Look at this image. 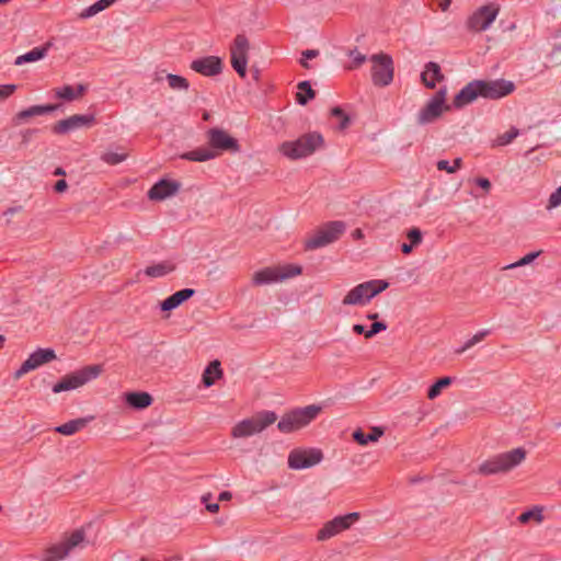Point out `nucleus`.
Listing matches in <instances>:
<instances>
[{"label":"nucleus","instance_id":"43","mask_svg":"<svg viewBox=\"0 0 561 561\" xmlns=\"http://www.w3.org/2000/svg\"><path fill=\"white\" fill-rule=\"evenodd\" d=\"M407 237L413 247H417L423 240L422 231L419 228L410 229L407 233Z\"/></svg>","mask_w":561,"mask_h":561},{"label":"nucleus","instance_id":"11","mask_svg":"<svg viewBox=\"0 0 561 561\" xmlns=\"http://www.w3.org/2000/svg\"><path fill=\"white\" fill-rule=\"evenodd\" d=\"M373 62L371 81L375 85L387 87L393 80V60L386 54H375L370 57Z\"/></svg>","mask_w":561,"mask_h":561},{"label":"nucleus","instance_id":"30","mask_svg":"<svg viewBox=\"0 0 561 561\" xmlns=\"http://www.w3.org/2000/svg\"><path fill=\"white\" fill-rule=\"evenodd\" d=\"M222 375L220 363L218 360L211 362L203 373V382L205 387H210Z\"/></svg>","mask_w":561,"mask_h":561},{"label":"nucleus","instance_id":"53","mask_svg":"<svg viewBox=\"0 0 561 561\" xmlns=\"http://www.w3.org/2000/svg\"><path fill=\"white\" fill-rule=\"evenodd\" d=\"M476 344L473 343V341L470 339H468L462 346H460L459 348L455 350V353L456 354H462L465 353L467 350L471 348L472 346H474Z\"/></svg>","mask_w":561,"mask_h":561},{"label":"nucleus","instance_id":"51","mask_svg":"<svg viewBox=\"0 0 561 561\" xmlns=\"http://www.w3.org/2000/svg\"><path fill=\"white\" fill-rule=\"evenodd\" d=\"M490 334V330L488 329H484V330H480L478 331L472 337L471 340L473 341L474 344H478L480 343L481 341H483L488 335Z\"/></svg>","mask_w":561,"mask_h":561},{"label":"nucleus","instance_id":"18","mask_svg":"<svg viewBox=\"0 0 561 561\" xmlns=\"http://www.w3.org/2000/svg\"><path fill=\"white\" fill-rule=\"evenodd\" d=\"M482 98L490 100L502 99L515 90L514 82L505 79L480 80Z\"/></svg>","mask_w":561,"mask_h":561},{"label":"nucleus","instance_id":"27","mask_svg":"<svg viewBox=\"0 0 561 561\" xmlns=\"http://www.w3.org/2000/svg\"><path fill=\"white\" fill-rule=\"evenodd\" d=\"M218 157V152L210 147H199L194 150L184 152L180 156L181 159L194 162H206Z\"/></svg>","mask_w":561,"mask_h":561},{"label":"nucleus","instance_id":"57","mask_svg":"<svg viewBox=\"0 0 561 561\" xmlns=\"http://www.w3.org/2000/svg\"><path fill=\"white\" fill-rule=\"evenodd\" d=\"M206 508L210 513H216L219 510V505L217 503H208V504H206Z\"/></svg>","mask_w":561,"mask_h":561},{"label":"nucleus","instance_id":"12","mask_svg":"<svg viewBox=\"0 0 561 561\" xmlns=\"http://www.w3.org/2000/svg\"><path fill=\"white\" fill-rule=\"evenodd\" d=\"M323 454L318 448H296L288 455V467L293 470H302L320 463Z\"/></svg>","mask_w":561,"mask_h":561},{"label":"nucleus","instance_id":"64","mask_svg":"<svg viewBox=\"0 0 561 561\" xmlns=\"http://www.w3.org/2000/svg\"><path fill=\"white\" fill-rule=\"evenodd\" d=\"M11 0H0V4H5L8 2H10Z\"/></svg>","mask_w":561,"mask_h":561},{"label":"nucleus","instance_id":"59","mask_svg":"<svg viewBox=\"0 0 561 561\" xmlns=\"http://www.w3.org/2000/svg\"><path fill=\"white\" fill-rule=\"evenodd\" d=\"M116 0H99L100 4L102 5L103 10L111 7L113 3H115Z\"/></svg>","mask_w":561,"mask_h":561},{"label":"nucleus","instance_id":"56","mask_svg":"<svg viewBox=\"0 0 561 561\" xmlns=\"http://www.w3.org/2000/svg\"><path fill=\"white\" fill-rule=\"evenodd\" d=\"M413 248H414V247H413L411 243H403V244L401 245V250H402V252H403L404 254H409V253H411V252H412V250H413Z\"/></svg>","mask_w":561,"mask_h":561},{"label":"nucleus","instance_id":"62","mask_svg":"<svg viewBox=\"0 0 561 561\" xmlns=\"http://www.w3.org/2000/svg\"><path fill=\"white\" fill-rule=\"evenodd\" d=\"M367 318H368V319H370V320H375V319H377V318H378V313H369V314L367 316Z\"/></svg>","mask_w":561,"mask_h":561},{"label":"nucleus","instance_id":"37","mask_svg":"<svg viewBox=\"0 0 561 561\" xmlns=\"http://www.w3.org/2000/svg\"><path fill=\"white\" fill-rule=\"evenodd\" d=\"M453 383L451 377H443L433 383L427 391V398L434 400L440 396L442 391Z\"/></svg>","mask_w":561,"mask_h":561},{"label":"nucleus","instance_id":"61","mask_svg":"<svg viewBox=\"0 0 561 561\" xmlns=\"http://www.w3.org/2000/svg\"><path fill=\"white\" fill-rule=\"evenodd\" d=\"M210 497H211L210 494H205L202 496V502L206 505V504H208Z\"/></svg>","mask_w":561,"mask_h":561},{"label":"nucleus","instance_id":"26","mask_svg":"<svg viewBox=\"0 0 561 561\" xmlns=\"http://www.w3.org/2000/svg\"><path fill=\"white\" fill-rule=\"evenodd\" d=\"M50 46L51 43L48 42L43 46L34 47L33 49L18 56L14 60V65L22 66L25 64L36 62L44 59L47 56Z\"/></svg>","mask_w":561,"mask_h":561},{"label":"nucleus","instance_id":"15","mask_svg":"<svg viewBox=\"0 0 561 561\" xmlns=\"http://www.w3.org/2000/svg\"><path fill=\"white\" fill-rule=\"evenodd\" d=\"M207 140L210 149H215L218 156L222 151L239 152L240 146L236 138L231 137L226 130L214 127L207 131Z\"/></svg>","mask_w":561,"mask_h":561},{"label":"nucleus","instance_id":"25","mask_svg":"<svg viewBox=\"0 0 561 561\" xmlns=\"http://www.w3.org/2000/svg\"><path fill=\"white\" fill-rule=\"evenodd\" d=\"M56 107H57L56 105H50V104L33 105V106H30V107L16 113L13 118V122L15 125H20V124L25 123L31 117L48 114V113L55 111Z\"/></svg>","mask_w":561,"mask_h":561},{"label":"nucleus","instance_id":"8","mask_svg":"<svg viewBox=\"0 0 561 561\" xmlns=\"http://www.w3.org/2000/svg\"><path fill=\"white\" fill-rule=\"evenodd\" d=\"M301 272V266L296 264L265 267L253 274L252 282L256 286L282 283L300 275Z\"/></svg>","mask_w":561,"mask_h":561},{"label":"nucleus","instance_id":"40","mask_svg":"<svg viewBox=\"0 0 561 561\" xmlns=\"http://www.w3.org/2000/svg\"><path fill=\"white\" fill-rule=\"evenodd\" d=\"M461 158H456L451 164L447 160H439L437 161L436 167L439 171H445L451 174L457 172L461 168Z\"/></svg>","mask_w":561,"mask_h":561},{"label":"nucleus","instance_id":"1","mask_svg":"<svg viewBox=\"0 0 561 561\" xmlns=\"http://www.w3.org/2000/svg\"><path fill=\"white\" fill-rule=\"evenodd\" d=\"M525 458L526 450L523 447H517L488 458L479 465L478 473L482 476L505 473L519 466Z\"/></svg>","mask_w":561,"mask_h":561},{"label":"nucleus","instance_id":"38","mask_svg":"<svg viewBox=\"0 0 561 561\" xmlns=\"http://www.w3.org/2000/svg\"><path fill=\"white\" fill-rule=\"evenodd\" d=\"M167 81L171 89L186 91L190 88L188 81L179 75L168 73Z\"/></svg>","mask_w":561,"mask_h":561},{"label":"nucleus","instance_id":"63","mask_svg":"<svg viewBox=\"0 0 561 561\" xmlns=\"http://www.w3.org/2000/svg\"><path fill=\"white\" fill-rule=\"evenodd\" d=\"M55 174L56 175H64L65 174V171L60 168H58L56 171H55Z\"/></svg>","mask_w":561,"mask_h":561},{"label":"nucleus","instance_id":"45","mask_svg":"<svg viewBox=\"0 0 561 561\" xmlns=\"http://www.w3.org/2000/svg\"><path fill=\"white\" fill-rule=\"evenodd\" d=\"M348 56L353 59V65L350 67L351 69L357 68L366 61V56L357 49L350 50Z\"/></svg>","mask_w":561,"mask_h":561},{"label":"nucleus","instance_id":"22","mask_svg":"<svg viewBox=\"0 0 561 561\" xmlns=\"http://www.w3.org/2000/svg\"><path fill=\"white\" fill-rule=\"evenodd\" d=\"M180 187L181 184L178 181L162 179L148 191V197L151 201H163L175 195Z\"/></svg>","mask_w":561,"mask_h":561},{"label":"nucleus","instance_id":"2","mask_svg":"<svg viewBox=\"0 0 561 561\" xmlns=\"http://www.w3.org/2000/svg\"><path fill=\"white\" fill-rule=\"evenodd\" d=\"M323 145V137L321 134L313 131L300 136L296 140L284 141L279 146V151L283 156L290 160H299L311 156Z\"/></svg>","mask_w":561,"mask_h":561},{"label":"nucleus","instance_id":"41","mask_svg":"<svg viewBox=\"0 0 561 561\" xmlns=\"http://www.w3.org/2000/svg\"><path fill=\"white\" fill-rule=\"evenodd\" d=\"M539 254H540V251L530 252V253L526 254L525 256H523L522 259H519L518 261L508 264L507 266H505V268L512 270V268L528 265L531 262H534L539 256Z\"/></svg>","mask_w":561,"mask_h":561},{"label":"nucleus","instance_id":"44","mask_svg":"<svg viewBox=\"0 0 561 561\" xmlns=\"http://www.w3.org/2000/svg\"><path fill=\"white\" fill-rule=\"evenodd\" d=\"M386 330H387V324L385 322L376 321L370 325V329L367 330V332H365V337L370 339L374 335L378 334L379 332L386 331Z\"/></svg>","mask_w":561,"mask_h":561},{"label":"nucleus","instance_id":"10","mask_svg":"<svg viewBox=\"0 0 561 561\" xmlns=\"http://www.w3.org/2000/svg\"><path fill=\"white\" fill-rule=\"evenodd\" d=\"M344 230L345 224L343 221H330L306 240L305 248L307 250H316L327 247L336 241L342 236Z\"/></svg>","mask_w":561,"mask_h":561},{"label":"nucleus","instance_id":"48","mask_svg":"<svg viewBox=\"0 0 561 561\" xmlns=\"http://www.w3.org/2000/svg\"><path fill=\"white\" fill-rule=\"evenodd\" d=\"M15 90V84H0V101L8 99Z\"/></svg>","mask_w":561,"mask_h":561},{"label":"nucleus","instance_id":"17","mask_svg":"<svg viewBox=\"0 0 561 561\" xmlns=\"http://www.w3.org/2000/svg\"><path fill=\"white\" fill-rule=\"evenodd\" d=\"M56 353L51 348H37L33 352L15 371L14 378L19 379L28 371L35 370L41 366L54 360Z\"/></svg>","mask_w":561,"mask_h":561},{"label":"nucleus","instance_id":"46","mask_svg":"<svg viewBox=\"0 0 561 561\" xmlns=\"http://www.w3.org/2000/svg\"><path fill=\"white\" fill-rule=\"evenodd\" d=\"M331 113L333 116L341 118L339 124L340 129H344L348 126L350 119L340 107H334Z\"/></svg>","mask_w":561,"mask_h":561},{"label":"nucleus","instance_id":"14","mask_svg":"<svg viewBox=\"0 0 561 561\" xmlns=\"http://www.w3.org/2000/svg\"><path fill=\"white\" fill-rule=\"evenodd\" d=\"M249 41L243 34L236 36L230 48L231 66L237 73L244 78L248 66Z\"/></svg>","mask_w":561,"mask_h":561},{"label":"nucleus","instance_id":"31","mask_svg":"<svg viewBox=\"0 0 561 561\" xmlns=\"http://www.w3.org/2000/svg\"><path fill=\"white\" fill-rule=\"evenodd\" d=\"M85 91V87L83 84H79L77 88L71 85H64L55 91L57 98L73 101L80 98Z\"/></svg>","mask_w":561,"mask_h":561},{"label":"nucleus","instance_id":"32","mask_svg":"<svg viewBox=\"0 0 561 561\" xmlns=\"http://www.w3.org/2000/svg\"><path fill=\"white\" fill-rule=\"evenodd\" d=\"M87 424V420L84 419H76L71 420L69 422H66L55 428V431L59 434L70 436L75 433L79 432L81 428H83Z\"/></svg>","mask_w":561,"mask_h":561},{"label":"nucleus","instance_id":"19","mask_svg":"<svg viewBox=\"0 0 561 561\" xmlns=\"http://www.w3.org/2000/svg\"><path fill=\"white\" fill-rule=\"evenodd\" d=\"M191 69L205 77H214L221 72L222 62L217 56H206L194 59L191 62Z\"/></svg>","mask_w":561,"mask_h":561},{"label":"nucleus","instance_id":"39","mask_svg":"<svg viewBox=\"0 0 561 561\" xmlns=\"http://www.w3.org/2000/svg\"><path fill=\"white\" fill-rule=\"evenodd\" d=\"M519 135V130L515 127H512L508 131L502 134V135H499L494 141H493V146L494 147H503V146H507L508 144H511L517 136Z\"/></svg>","mask_w":561,"mask_h":561},{"label":"nucleus","instance_id":"16","mask_svg":"<svg viewBox=\"0 0 561 561\" xmlns=\"http://www.w3.org/2000/svg\"><path fill=\"white\" fill-rule=\"evenodd\" d=\"M500 8L491 3L479 8L468 20V27L476 32L488 30L495 21Z\"/></svg>","mask_w":561,"mask_h":561},{"label":"nucleus","instance_id":"9","mask_svg":"<svg viewBox=\"0 0 561 561\" xmlns=\"http://www.w3.org/2000/svg\"><path fill=\"white\" fill-rule=\"evenodd\" d=\"M447 88L442 87L438 91L427 101V103L420 110L416 116L419 125H427L436 122L444 112L450 107L446 103Z\"/></svg>","mask_w":561,"mask_h":561},{"label":"nucleus","instance_id":"58","mask_svg":"<svg viewBox=\"0 0 561 561\" xmlns=\"http://www.w3.org/2000/svg\"><path fill=\"white\" fill-rule=\"evenodd\" d=\"M451 1L450 0H442L439 3V8L442 11H447L450 7Z\"/></svg>","mask_w":561,"mask_h":561},{"label":"nucleus","instance_id":"5","mask_svg":"<svg viewBox=\"0 0 561 561\" xmlns=\"http://www.w3.org/2000/svg\"><path fill=\"white\" fill-rule=\"evenodd\" d=\"M277 415L273 411H261L252 417L238 422L231 430L233 438H247L262 433L266 427L275 423Z\"/></svg>","mask_w":561,"mask_h":561},{"label":"nucleus","instance_id":"35","mask_svg":"<svg viewBox=\"0 0 561 561\" xmlns=\"http://www.w3.org/2000/svg\"><path fill=\"white\" fill-rule=\"evenodd\" d=\"M314 98V91L312 90L309 81H301L298 83V92L296 95L297 102L300 105H306L308 101Z\"/></svg>","mask_w":561,"mask_h":561},{"label":"nucleus","instance_id":"50","mask_svg":"<svg viewBox=\"0 0 561 561\" xmlns=\"http://www.w3.org/2000/svg\"><path fill=\"white\" fill-rule=\"evenodd\" d=\"M37 131V129H25L21 131L22 142L25 145L28 144Z\"/></svg>","mask_w":561,"mask_h":561},{"label":"nucleus","instance_id":"36","mask_svg":"<svg viewBox=\"0 0 561 561\" xmlns=\"http://www.w3.org/2000/svg\"><path fill=\"white\" fill-rule=\"evenodd\" d=\"M542 507L540 506H534L533 508L522 513L518 517H517V520L520 523V524H527L529 523L530 520H535L537 524H540L542 523L543 520V514H542Z\"/></svg>","mask_w":561,"mask_h":561},{"label":"nucleus","instance_id":"4","mask_svg":"<svg viewBox=\"0 0 561 561\" xmlns=\"http://www.w3.org/2000/svg\"><path fill=\"white\" fill-rule=\"evenodd\" d=\"M388 286V282L382 279H371L360 283L346 293V295L342 299V305L365 306L374 297L382 293Z\"/></svg>","mask_w":561,"mask_h":561},{"label":"nucleus","instance_id":"47","mask_svg":"<svg viewBox=\"0 0 561 561\" xmlns=\"http://www.w3.org/2000/svg\"><path fill=\"white\" fill-rule=\"evenodd\" d=\"M103 11V8L102 5L100 4L99 1H96L95 3H93L92 5H90L89 8H87L82 13H81V18H91L93 15H95L96 13Z\"/></svg>","mask_w":561,"mask_h":561},{"label":"nucleus","instance_id":"54","mask_svg":"<svg viewBox=\"0 0 561 561\" xmlns=\"http://www.w3.org/2000/svg\"><path fill=\"white\" fill-rule=\"evenodd\" d=\"M67 187H68V184L65 180H59L55 184V191L58 193L65 192L67 190Z\"/></svg>","mask_w":561,"mask_h":561},{"label":"nucleus","instance_id":"7","mask_svg":"<svg viewBox=\"0 0 561 561\" xmlns=\"http://www.w3.org/2000/svg\"><path fill=\"white\" fill-rule=\"evenodd\" d=\"M102 373L101 365H90L64 376L53 386L54 393L76 390L91 380L96 379Z\"/></svg>","mask_w":561,"mask_h":561},{"label":"nucleus","instance_id":"3","mask_svg":"<svg viewBox=\"0 0 561 561\" xmlns=\"http://www.w3.org/2000/svg\"><path fill=\"white\" fill-rule=\"evenodd\" d=\"M322 408L317 404L294 409L282 416L277 423V428L282 433H291L301 430L316 420Z\"/></svg>","mask_w":561,"mask_h":561},{"label":"nucleus","instance_id":"29","mask_svg":"<svg viewBox=\"0 0 561 561\" xmlns=\"http://www.w3.org/2000/svg\"><path fill=\"white\" fill-rule=\"evenodd\" d=\"M175 268V265L170 261H163L156 264H152L150 266H147L144 271V273L151 277V278H159L163 277L171 272H173Z\"/></svg>","mask_w":561,"mask_h":561},{"label":"nucleus","instance_id":"49","mask_svg":"<svg viewBox=\"0 0 561 561\" xmlns=\"http://www.w3.org/2000/svg\"><path fill=\"white\" fill-rule=\"evenodd\" d=\"M319 55V51L316 49H307L302 51V59L300 60V64L302 67L308 68V64L305 59H313Z\"/></svg>","mask_w":561,"mask_h":561},{"label":"nucleus","instance_id":"28","mask_svg":"<svg viewBox=\"0 0 561 561\" xmlns=\"http://www.w3.org/2000/svg\"><path fill=\"white\" fill-rule=\"evenodd\" d=\"M125 400L131 408L141 410L151 404L152 397L148 392H128Z\"/></svg>","mask_w":561,"mask_h":561},{"label":"nucleus","instance_id":"33","mask_svg":"<svg viewBox=\"0 0 561 561\" xmlns=\"http://www.w3.org/2000/svg\"><path fill=\"white\" fill-rule=\"evenodd\" d=\"M382 434L383 432L380 428L374 427L368 434L359 430L355 431L353 437L359 445H367L368 443L377 442Z\"/></svg>","mask_w":561,"mask_h":561},{"label":"nucleus","instance_id":"34","mask_svg":"<svg viewBox=\"0 0 561 561\" xmlns=\"http://www.w3.org/2000/svg\"><path fill=\"white\" fill-rule=\"evenodd\" d=\"M127 157L128 154L125 151H113L112 149H107L100 156V159L108 165H117L124 162Z\"/></svg>","mask_w":561,"mask_h":561},{"label":"nucleus","instance_id":"6","mask_svg":"<svg viewBox=\"0 0 561 561\" xmlns=\"http://www.w3.org/2000/svg\"><path fill=\"white\" fill-rule=\"evenodd\" d=\"M87 546L85 535L82 529L72 531L60 542L51 545L44 554V561H60L70 553L81 550Z\"/></svg>","mask_w":561,"mask_h":561},{"label":"nucleus","instance_id":"42","mask_svg":"<svg viewBox=\"0 0 561 561\" xmlns=\"http://www.w3.org/2000/svg\"><path fill=\"white\" fill-rule=\"evenodd\" d=\"M560 205H561V186L558 187L556 191H553L550 194L546 208L548 210H551L553 208L559 207Z\"/></svg>","mask_w":561,"mask_h":561},{"label":"nucleus","instance_id":"24","mask_svg":"<svg viewBox=\"0 0 561 561\" xmlns=\"http://www.w3.org/2000/svg\"><path fill=\"white\" fill-rule=\"evenodd\" d=\"M194 295H195V289H193V288L181 289V290L172 294L168 298H165L160 304V309L162 311H171V310L178 308L180 305H182L184 301H186Z\"/></svg>","mask_w":561,"mask_h":561},{"label":"nucleus","instance_id":"23","mask_svg":"<svg viewBox=\"0 0 561 561\" xmlns=\"http://www.w3.org/2000/svg\"><path fill=\"white\" fill-rule=\"evenodd\" d=\"M445 80L440 66L435 61H428L424 65L421 72V81L427 89H434L437 83Z\"/></svg>","mask_w":561,"mask_h":561},{"label":"nucleus","instance_id":"55","mask_svg":"<svg viewBox=\"0 0 561 561\" xmlns=\"http://www.w3.org/2000/svg\"><path fill=\"white\" fill-rule=\"evenodd\" d=\"M353 332L356 333V334H364L365 335V332H367V330L365 329V327L363 324H354L353 325Z\"/></svg>","mask_w":561,"mask_h":561},{"label":"nucleus","instance_id":"52","mask_svg":"<svg viewBox=\"0 0 561 561\" xmlns=\"http://www.w3.org/2000/svg\"><path fill=\"white\" fill-rule=\"evenodd\" d=\"M474 182L478 186H480L486 192L491 188V182L485 178H478L474 180Z\"/></svg>","mask_w":561,"mask_h":561},{"label":"nucleus","instance_id":"20","mask_svg":"<svg viewBox=\"0 0 561 561\" xmlns=\"http://www.w3.org/2000/svg\"><path fill=\"white\" fill-rule=\"evenodd\" d=\"M95 118L94 115H72L68 118L59 121L53 128L54 133L56 134H67L71 130L91 126L94 123Z\"/></svg>","mask_w":561,"mask_h":561},{"label":"nucleus","instance_id":"21","mask_svg":"<svg viewBox=\"0 0 561 561\" xmlns=\"http://www.w3.org/2000/svg\"><path fill=\"white\" fill-rule=\"evenodd\" d=\"M478 98H482L480 80H473L466 84L454 98V106L461 108L474 102Z\"/></svg>","mask_w":561,"mask_h":561},{"label":"nucleus","instance_id":"60","mask_svg":"<svg viewBox=\"0 0 561 561\" xmlns=\"http://www.w3.org/2000/svg\"><path fill=\"white\" fill-rule=\"evenodd\" d=\"M231 499V493L228 492V491H224L219 494V500L220 501H228Z\"/></svg>","mask_w":561,"mask_h":561},{"label":"nucleus","instance_id":"13","mask_svg":"<svg viewBox=\"0 0 561 561\" xmlns=\"http://www.w3.org/2000/svg\"><path fill=\"white\" fill-rule=\"evenodd\" d=\"M359 519V513H348L346 515L336 516L323 525L318 531L317 539L319 541L328 540L340 533L351 528Z\"/></svg>","mask_w":561,"mask_h":561}]
</instances>
